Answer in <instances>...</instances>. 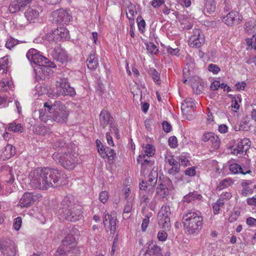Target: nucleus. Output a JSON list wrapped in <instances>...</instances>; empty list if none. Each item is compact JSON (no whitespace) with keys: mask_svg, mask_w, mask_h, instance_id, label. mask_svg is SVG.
<instances>
[{"mask_svg":"<svg viewBox=\"0 0 256 256\" xmlns=\"http://www.w3.org/2000/svg\"><path fill=\"white\" fill-rule=\"evenodd\" d=\"M251 145V142L248 138H244L238 142L236 146L233 148L232 152L238 156L243 154L244 152L246 153L250 149Z\"/></svg>","mask_w":256,"mask_h":256,"instance_id":"obj_15","label":"nucleus"},{"mask_svg":"<svg viewBox=\"0 0 256 256\" xmlns=\"http://www.w3.org/2000/svg\"><path fill=\"white\" fill-rule=\"evenodd\" d=\"M109 128L110 131L108 132H110V134H114L116 138L118 139L120 138V135L116 125L113 122H111L110 123V124H109Z\"/></svg>","mask_w":256,"mask_h":256,"instance_id":"obj_39","label":"nucleus"},{"mask_svg":"<svg viewBox=\"0 0 256 256\" xmlns=\"http://www.w3.org/2000/svg\"><path fill=\"white\" fill-rule=\"evenodd\" d=\"M168 54L172 56H178L180 54V50L178 48H173L170 46L166 48Z\"/></svg>","mask_w":256,"mask_h":256,"instance_id":"obj_45","label":"nucleus"},{"mask_svg":"<svg viewBox=\"0 0 256 256\" xmlns=\"http://www.w3.org/2000/svg\"><path fill=\"white\" fill-rule=\"evenodd\" d=\"M208 70L214 74H216L220 71V68L216 64H210L208 66Z\"/></svg>","mask_w":256,"mask_h":256,"instance_id":"obj_50","label":"nucleus"},{"mask_svg":"<svg viewBox=\"0 0 256 256\" xmlns=\"http://www.w3.org/2000/svg\"><path fill=\"white\" fill-rule=\"evenodd\" d=\"M106 158H108L110 160H112L114 159V156L116 155V154L114 150L110 148H106Z\"/></svg>","mask_w":256,"mask_h":256,"instance_id":"obj_47","label":"nucleus"},{"mask_svg":"<svg viewBox=\"0 0 256 256\" xmlns=\"http://www.w3.org/2000/svg\"><path fill=\"white\" fill-rule=\"evenodd\" d=\"M8 63V61L7 56L0 58V72L2 74L6 72Z\"/></svg>","mask_w":256,"mask_h":256,"instance_id":"obj_36","label":"nucleus"},{"mask_svg":"<svg viewBox=\"0 0 256 256\" xmlns=\"http://www.w3.org/2000/svg\"><path fill=\"white\" fill-rule=\"evenodd\" d=\"M157 180H154L151 178H148L147 182L142 181L140 184V188L141 190H146V188L149 192H151L154 190V186L156 185Z\"/></svg>","mask_w":256,"mask_h":256,"instance_id":"obj_26","label":"nucleus"},{"mask_svg":"<svg viewBox=\"0 0 256 256\" xmlns=\"http://www.w3.org/2000/svg\"><path fill=\"white\" fill-rule=\"evenodd\" d=\"M150 72L154 82L160 84V74L154 68H150Z\"/></svg>","mask_w":256,"mask_h":256,"instance_id":"obj_38","label":"nucleus"},{"mask_svg":"<svg viewBox=\"0 0 256 256\" xmlns=\"http://www.w3.org/2000/svg\"><path fill=\"white\" fill-rule=\"evenodd\" d=\"M148 249L152 255L154 256H163L160 247L156 244H150Z\"/></svg>","mask_w":256,"mask_h":256,"instance_id":"obj_30","label":"nucleus"},{"mask_svg":"<svg viewBox=\"0 0 256 256\" xmlns=\"http://www.w3.org/2000/svg\"><path fill=\"white\" fill-rule=\"evenodd\" d=\"M247 44L251 46L252 48L256 50V36L253 35L251 38H248L246 40Z\"/></svg>","mask_w":256,"mask_h":256,"instance_id":"obj_43","label":"nucleus"},{"mask_svg":"<svg viewBox=\"0 0 256 256\" xmlns=\"http://www.w3.org/2000/svg\"><path fill=\"white\" fill-rule=\"evenodd\" d=\"M256 25L255 20H252L246 22L244 26V28L247 32L250 33Z\"/></svg>","mask_w":256,"mask_h":256,"instance_id":"obj_37","label":"nucleus"},{"mask_svg":"<svg viewBox=\"0 0 256 256\" xmlns=\"http://www.w3.org/2000/svg\"><path fill=\"white\" fill-rule=\"evenodd\" d=\"M18 44L17 40L12 38H8L6 44V47L10 50Z\"/></svg>","mask_w":256,"mask_h":256,"instance_id":"obj_44","label":"nucleus"},{"mask_svg":"<svg viewBox=\"0 0 256 256\" xmlns=\"http://www.w3.org/2000/svg\"><path fill=\"white\" fill-rule=\"evenodd\" d=\"M56 36H59L62 39H68L69 38V32L66 28L60 27L53 30L51 36L48 34L46 37L50 41L54 40Z\"/></svg>","mask_w":256,"mask_h":256,"instance_id":"obj_18","label":"nucleus"},{"mask_svg":"<svg viewBox=\"0 0 256 256\" xmlns=\"http://www.w3.org/2000/svg\"><path fill=\"white\" fill-rule=\"evenodd\" d=\"M39 113L41 121L44 122H56L61 124L67 122L69 116L67 107L60 100H48Z\"/></svg>","mask_w":256,"mask_h":256,"instance_id":"obj_1","label":"nucleus"},{"mask_svg":"<svg viewBox=\"0 0 256 256\" xmlns=\"http://www.w3.org/2000/svg\"><path fill=\"white\" fill-rule=\"evenodd\" d=\"M0 250L3 256H15L16 249L14 242L10 240L0 241Z\"/></svg>","mask_w":256,"mask_h":256,"instance_id":"obj_12","label":"nucleus"},{"mask_svg":"<svg viewBox=\"0 0 256 256\" xmlns=\"http://www.w3.org/2000/svg\"><path fill=\"white\" fill-rule=\"evenodd\" d=\"M204 6L203 8L202 12L204 14L206 12L211 14L215 12L216 10V2L214 0H204Z\"/></svg>","mask_w":256,"mask_h":256,"instance_id":"obj_28","label":"nucleus"},{"mask_svg":"<svg viewBox=\"0 0 256 256\" xmlns=\"http://www.w3.org/2000/svg\"><path fill=\"white\" fill-rule=\"evenodd\" d=\"M62 244L68 251L74 249L76 246L75 238L71 234H68L62 241Z\"/></svg>","mask_w":256,"mask_h":256,"instance_id":"obj_21","label":"nucleus"},{"mask_svg":"<svg viewBox=\"0 0 256 256\" xmlns=\"http://www.w3.org/2000/svg\"><path fill=\"white\" fill-rule=\"evenodd\" d=\"M108 220V228L110 230L111 234H114L116 230V216H112V214L110 215L108 214H106L103 220V223L104 226L106 225V222Z\"/></svg>","mask_w":256,"mask_h":256,"instance_id":"obj_23","label":"nucleus"},{"mask_svg":"<svg viewBox=\"0 0 256 256\" xmlns=\"http://www.w3.org/2000/svg\"><path fill=\"white\" fill-rule=\"evenodd\" d=\"M150 157L140 154L138 158L137 161L139 164H141L142 168H145V165L152 166L153 164V162L150 160Z\"/></svg>","mask_w":256,"mask_h":256,"instance_id":"obj_32","label":"nucleus"},{"mask_svg":"<svg viewBox=\"0 0 256 256\" xmlns=\"http://www.w3.org/2000/svg\"><path fill=\"white\" fill-rule=\"evenodd\" d=\"M213 138V142L214 144V150H218L220 147V140L218 136L213 132L204 133L202 137V140L204 142L210 141V138Z\"/></svg>","mask_w":256,"mask_h":256,"instance_id":"obj_20","label":"nucleus"},{"mask_svg":"<svg viewBox=\"0 0 256 256\" xmlns=\"http://www.w3.org/2000/svg\"><path fill=\"white\" fill-rule=\"evenodd\" d=\"M232 197V194L230 192H225L222 193L220 195V198L222 199L223 200H228Z\"/></svg>","mask_w":256,"mask_h":256,"instance_id":"obj_62","label":"nucleus"},{"mask_svg":"<svg viewBox=\"0 0 256 256\" xmlns=\"http://www.w3.org/2000/svg\"><path fill=\"white\" fill-rule=\"evenodd\" d=\"M180 167L172 166L171 168L168 170V173L170 174H172V176H174L176 174H178L180 172Z\"/></svg>","mask_w":256,"mask_h":256,"instance_id":"obj_60","label":"nucleus"},{"mask_svg":"<svg viewBox=\"0 0 256 256\" xmlns=\"http://www.w3.org/2000/svg\"><path fill=\"white\" fill-rule=\"evenodd\" d=\"M171 212L168 206H163L158 213V223L160 227L164 230H168L170 224V218Z\"/></svg>","mask_w":256,"mask_h":256,"instance_id":"obj_8","label":"nucleus"},{"mask_svg":"<svg viewBox=\"0 0 256 256\" xmlns=\"http://www.w3.org/2000/svg\"><path fill=\"white\" fill-rule=\"evenodd\" d=\"M138 22V26L140 31L144 32L145 29L146 22L141 16H139L136 19Z\"/></svg>","mask_w":256,"mask_h":256,"instance_id":"obj_42","label":"nucleus"},{"mask_svg":"<svg viewBox=\"0 0 256 256\" xmlns=\"http://www.w3.org/2000/svg\"><path fill=\"white\" fill-rule=\"evenodd\" d=\"M16 153L15 148L10 144H7L2 152V154L5 158H10Z\"/></svg>","mask_w":256,"mask_h":256,"instance_id":"obj_29","label":"nucleus"},{"mask_svg":"<svg viewBox=\"0 0 256 256\" xmlns=\"http://www.w3.org/2000/svg\"><path fill=\"white\" fill-rule=\"evenodd\" d=\"M50 174L49 171L42 170V168H37L30 174V184L34 189L46 190L51 185V183H48L46 179L47 176H50Z\"/></svg>","mask_w":256,"mask_h":256,"instance_id":"obj_5","label":"nucleus"},{"mask_svg":"<svg viewBox=\"0 0 256 256\" xmlns=\"http://www.w3.org/2000/svg\"><path fill=\"white\" fill-rule=\"evenodd\" d=\"M32 0H14L9 6V11L14 14L18 11L22 10L26 6L30 4Z\"/></svg>","mask_w":256,"mask_h":256,"instance_id":"obj_17","label":"nucleus"},{"mask_svg":"<svg viewBox=\"0 0 256 256\" xmlns=\"http://www.w3.org/2000/svg\"><path fill=\"white\" fill-rule=\"evenodd\" d=\"M8 130L15 132L21 133L23 131V127L20 124L13 122L8 124Z\"/></svg>","mask_w":256,"mask_h":256,"instance_id":"obj_35","label":"nucleus"},{"mask_svg":"<svg viewBox=\"0 0 256 256\" xmlns=\"http://www.w3.org/2000/svg\"><path fill=\"white\" fill-rule=\"evenodd\" d=\"M210 89L213 90H216L220 88V82L218 80H214L210 86Z\"/></svg>","mask_w":256,"mask_h":256,"instance_id":"obj_59","label":"nucleus"},{"mask_svg":"<svg viewBox=\"0 0 256 256\" xmlns=\"http://www.w3.org/2000/svg\"><path fill=\"white\" fill-rule=\"evenodd\" d=\"M202 198V196L200 194H198V192H193L185 196L183 200L184 202L189 203L194 200H200Z\"/></svg>","mask_w":256,"mask_h":256,"instance_id":"obj_31","label":"nucleus"},{"mask_svg":"<svg viewBox=\"0 0 256 256\" xmlns=\"http://www.w3.org/2000/svg\"><path fill=\"white\" fill-rule=\"evenodd\" d=\"M53 148L58 151L52 154L53 159L62 167L72 170L78 162V154L73 152L72 145L66 144L61 140L56 141Z\"/></svg>","mask_w":256,"mask_h":256,"instance_id":"obj_2","label":"nucleus"},{"mask_svg":"<svg viewBox=\"0 0 256 256\" xmlns=\"http://www.w3.org/2000/svg\"><path fill=\"white\" fill-rule=\"evenodd\" d=\"M247 203L250 206H256V194L252 198H248L246 200Z\"/></svg>","mask_w":256,"mask_h":256,"instance_id":"obj_64","label":"nucleus"},{"mask_svg":"<svg viewBox=\"0 0 256 256\" xmlns=\"http://www.w3.org/2000/svg\"><path fill=\"white\" fill-rule=\"evenodd\" d=\"M196 104L194 99L190 98H186L182 104L181 110L184 116L188 120H190L194 118L193 108Z\"/></svg>","mask_w":256,"mask_h":256,"instance_id":"obj_10","label":"nucleus"},{"mask_svg":"<svg viewBox=\"0 0 256 256\" xmlns=\"http://www.w3.org/2000/svg\"><path fill=\"white\" fill-rule=\"evenodd\" d=\"M167 236L168 234L164 231L159 232L158 234V238L160 241H165Z\"/></svg>","mask_w":256,"mask_h":256,"instance_id":"obj_57","label":"nucleus"},{"mask_svg":"<svg viewBox=\"0 0 256 256\" xmlns=\"http://www.w3.org/2000/svg\"><path fill=\"white\" fill-rule=\"evenodd\" d=\"M150 222V216H146L145 218L143 220L142 224V231L144 232L148 224Z\"/></svg>","mask_w":256,"mask_h":256,"instance_id":"obj_55","label":"nucleus"},{"mask_svg":"<svg viewBox=\"0 0 256 256\" xmlns=\"http://www.w3.org/2000/svg\"><path fill=\"white\" fill-rule=\"evenodd\" d=\"M51 14L52 22L58 24H66L70 21L72 18L68 12L64 9L54 10Z\"/></svg>","mask_w":256,"mask_h":256,"instance_id":"obj_9","label":"nucleus"},{"mask_svg":"<svg viewBox=\"0 0 256 256\" xmlns=\"http://www.w3.org/2000/svg\"><path fill=\"white\" fill-rule=\"evenodd\" d=\"M108 192L106 191H104L100 193L99 200L102 202L104 204L108 200Z\"/></svg>","mask_w":256,"mask_h":256,"instance_id":"obj_52","label":"nucleus"},{"mask_svg":"<svg viewBox=\"0 0 256 256\" xmlns=\"http://www.w3.org/2000/svg\"><path fill=\"white\" fill-rule=\"evenodd\" d=\"M148 178H153L154 180H157L158 178V172L157 169L154 170V168L152 171L150 172V173L148 175Z\"/></svg>","mask_w":256,"mask_h":256,"instance_id":"obj_61","label":"nucleus"},{"mask_svg":"<svg viewBox=\"0 0 256 256\" xmlns=\"http://www.w3.org/2000/svg\"><path fill=\"white\" fill-rule=\"evenodd\" d=\"M232 182H233L232 179L226 178L220 182V184L218 186V188L220 190L224 189L230 186L232 184Z\"/></svg>","mask_w":256,"mask_h":256,"instance_id":"obj_41","label":"nucleus"},{"mask_svg":"<svg viewBox=\"0 0 256 256\" xmlns=\"http://www.w3.org/2000/svg\"><path fill=\"white\" fill-rule=\"evenodd\" d=\"M51 55L54 60L62 64H64L68 60V56L66 51L59 46L55 47Z\"/></svg>","mask_w":256,"mask_h":256,"instance_id":"obj_16","label":"nucleus"},{"mask_svg":"<svg viewBox=\"0 0 256 256\" xmlns=\"http://www.w3.org/2000/svg\"><path fill=\"white\" fill-rule=\"evenodd\" d=\"M193 32L189 38L188 44L192 48H199L204 43V35L199 29L194 30Z\"/></svg>","mask_w":256,"mask_h":256,"instance_id":"obj_11","label":"nucleus"},{"mask_svg":"<svg viewBox=\"0 0 256 256\" xmlns=\"http://www.w3.org/2000/svg\"><path fill=\"white\" fill-rule=\"evenodd\" d=\"M71 202L68 198H65L56 210V214L60 220L75 222L82 216V208L80 206H72Z\"/></svg>","mask_w":256,"mask_h":256,"instance_id":"obj_3","label":"nucleus"},{"mask_svg":"<svg viewBox=\"0 0 256 256\" xmlns=\"http://www.w3.org/2000/svg\"><path fill=\"white\" fill-rule=\"evenodd\" d=\"M240 214V212L238 210H236L234 212L231 214L228 220L230 222H235L238 218Z\"/></svg>","mask_w":256,"mask_h":256,"instance_id":"obj_48","label":"nucleus"},{"mask_svg":"<svg viewBox=\"0 0 256 256\" xmlns=\"http://www.w3.org/2000/svg\"><path fill=\"white\" fill-rule=\"evenodd\" d=\"M157 180H154L151 178H148L147 182L142 181L140 184V188L141 190H146V188L149 192H151L154 190V186L156 185Z\"/></svg>","mask_w":256,"mask_h":256,"instance_id":"obj_25","label":"nucleus"},{"mask_svg":"<svg viewBox=\"0 0 256 256\" xmlns=\"http://www.w3.org/2000/svg\"><path fill=\"white\" fill-rule=\"evenodd\" d=\"M88 68L91 70H96L98 64V58L96 56V52L92 51L91 53L88 55L87 60Z\"/></svg>","mask_w":256,"mask_h":256,"instance_id":"obj_22","label":"nucleus"},{"mask_svg":"<svg viewBox=\"0 0 256 256\" xmlns=\"http://www.w3.org/2000/svg\"><path fill=\"white\" fill-rule=\"evenodd\" d=\"M113 118L110 116L109 112L102 110L100 115V125L104 128L108 124L113 122Z\"/></svg>","mask_w":256,"mask_h":256,"instance_id":"obj_19","label":"nucleus"},{"mask_svg":"<svg viewBox=\"0 0 256 256\" xmlns=\"http://www.w3.org/2000/svg\"><path fill=\"white\" fill-rule=\"evenodd\" d=\"M242 17L236 11H232L224 16L222 21L228 26L240 24L242 21Z\"/></svg>","mask_w":256,"mask_h":256,"instance_id":"obj_14","label":"nucleus"},{"mask_svg":"<svg viewBox=\"0 0 256 256\" xmlns=\"http://www.w3.org/2000/svg\"><path fill=\"white\" fill-rule=\"evenodd\" d=\"M22 222V220L20 217H18L15 218L14 223V226L16 230H20L21 227Z\"/></svg>","mask_w":256,"mask_h":256,"instance_id":"obj_53","label":"nucleus"},{"mask_svg":"<svg viewBox=\"0 0 256 256\" xmlns=\"http://www.w3.org/2000/svg\"><path fill=\"white\" fill-rule=\"evenodd\" d=\"M230 170L234 174L240 173L243 174H250L251 172L250 170L244 172L242 166L237 164H230Z\"/></svg>","mask_w":256,"mask_h":256,"instance_id":"obj_33","label":"nucleus"},{"mask_svg":"<svg viewBox=\"0 0 256 256\" xmlns=\"http://www.w3.org/2000/svg\"><path fill=\"white\" fill-rule=\"evenodd\" d=\"M34 202V198L32 194L26 192L24 194L20 200L19 204L21 207H28Z\"/></svg>","mask_w":256,"mask_h":256,"instance_id":"obj_24","label":"nucleus"},{"mask_svg":"<svg viewBox=\"0 0 256 256\" xmlns=\"http://www.w3.org/2000/svg\"><path fill=\"white\" fill-rule=\"evenodd\" d=\"M156 194L162 198H164L168 194V190L166 184L160 183L156 188Z\"/></svg>","mask_w":256,"mask_h":256,"instance_id":"obj_34","label":"nucleus"},{"mask_svg":"<svg viewBox=\"0 0 256 256\" xmlns=\"http://www.w3.org/2000/svg\"><path fill=\"white\" fill-rule=\"evenodd\" d=\"M56 92L59 96H73L76 94L74 89L70 86L67 78H60L57 81Z\"/></svg>","mask_w":256,"mask_h":256,"instance_id":"obj_7","label":"nucleus"},{"mask_svg":"<svg viewBox=\"0 0 256 256\" xmlns=\"http://www.w3.org/2000/svg\"><path fill=\"white\" fill-rule=\"evenodd\" d=\"M49 171V173H50V176H47V180L48 183H51V185H50V188H54L58 186L62 182V174L59 172L55 169L50 168H42V170Z\"/></svg>","mask_w":256,"mask_h":256,"instance_id":"obj_13","label":"nucleus"},{"mask_svg":"<svg viewBox=\"0 0 256 256\" xmlns=\"http://www.w3.org/2000/svg\"><path fill=\"white\" fill-rule=\"evenodd\" d=\"M196 173V170L195 167L188 168L184 171L185 174L190 176H195Z\"/></svg>","mask_w":256,"mask_h":256,"instance_id":"obj_54","label":"nucleus"},{"mask_svg":"<svg viewBox=\"0 0 256 256\" xmlns=\"http://www.w3.org/2000/svg\"><path fill=\"white\" fill-rule=\"evenodd\" d=\"M162 126L164 130L166 132H169L172 130V126L170 123L166 121H164L162 123Z\"/></svg>","mask_w":256,"mask_h":256,"instance_id":"obj_56","label":"nucleus"},{"mask_svg":"<svg viewBox=\"0 0 256 256\" xmlns=\"http://www.w3.org/2000/svg\"><path fill=\"white\" fill-rule=\"evenodd\" d=\"M186 232L190 234L198 232L203 224V218L200 211L188 210L182 216Z\"/></svg>","mask_w":256,"mask_h":256,"instance_id":"obj_4","label":"nucleus"},{"mask_svg":"<svg viewBox=\"0 0 256 256\" xmlns=\"http://www.w3.org/2000/svg\"><path fill=\"white\" fill-rule=\"evenodd\" d=\"M25 16L30 22H34L39 16V12L33 8H28L24 13Z\"/></svg>","mask_w":256,"mask_h":256,"instance_id":"obj_27","label":"nucleus"},{"mask_svg":"<svg viewBox=\"0 0 256 256\" xmlns=\"http://www.w3.org/2000/svg\"><path fill=\"white\" fill-rule=\"evenodd\" d=\"M154 154V146L150 144H146L145 147L144 154L142 155L147 156L148 157L152 156Z\"/></svg>","mask_w":256,"mask_h":256,"instance_id":"obj_40","label":"nucleus"},{"mask_svg":"<svg viewBox=\"0 0 256 256\" xmlns=\"http://www.w3.org/2000/svg\"><path fill=\"white\" fill-rule=\"evenodd\" d=\"M26 56L31 63H34L38 66H42L52 68L56 67L54 62L40 54V52L36 49H30L26 53Z\"/></svg>","mask_w":256,"mask_h":256,"instance_id":"obj_6","label":"nucleus"},{"mask_svg":"<svg viewBox=\"0 0 256 256\" xmlns=\"http://www.w3.org/2000/svg\"><path fill=\"white\" fill-rule=\"evenodd\" d=\"M168 162L170 165L172 166L180 167V164L178 162H177L173 158V156H172L170 158L168 159Z\"/></svg>","mask_w":256,"mask_h":256,"instance_id":"obj_58","label":"nucleus"},{"mask_svg":"<svg viewBox=\"0 0 256 256\" xmlns=\"http://www.w3.org/2000/svg\"><path fill=\"white\" fill-rule=\"evenodd\" d=\"M147 49L150 54H156L158 52L157 46L154 44L153 43H150L149 44H148Z\"/></svg>","mask_w":256,"mask_h":256,"instance_id":"obj_49","label":"nucleus"},{"mask_svg":"<svg viewBox=\"0 0 256 256\" xmlns=\"http://www.w3.org/2000/svg\"><path fill=\"white\" fill-rule=\"evenodd\" d=\"M239 102H241V98L240 97L238 96L237 99L235 97L234 98L232 101V108L234 110H238L240 108V105L238 104Z\"/></svg>","mask_w":256,"mask_h":256,"instance_id":"obj_46","label":"nucleus"},{"mask_svg":"<svg viewBox=\"0 0 256 256\" xmlns=\"http://www.w3.org/2000/svg\"><path fill=\"white\" fill-rule=\"evenodd\" d=\"M177 138L174 136H172L168 139L169 146L172 148H175L177 146Z\"/></svg>","mask_w":256,"mask_h":256,"instance_id":"obj_51","label":"nucleus"},{"mask_svg":"<svg viewBox=\"0 0 256 256\" xmlns=\"http://www.w3.org/2000/svg\"><path fill=\"white\" fill-rule=\"evenodd\" d=\"M246 224L250 226H256V219L252 217H248L246 219Z\"/></svg>","mask_w":256,"mask_h":256,"instance_id":"obj_63","label":"nucleus"}]
</instances>
